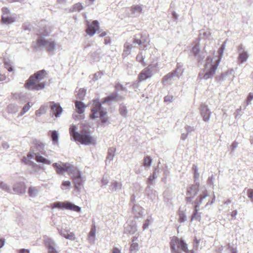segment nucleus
I'll list each match as a JSON object with an SVG mask.
<instances>
[{"label":"nucleus","mask_w":253,"mask_h":253,"mask_svg":"<svg viewBox=\"0 0 253 253\" xmlns=\"http://www.w3.org/2000/svg\"><path fill=\"white\" fill-rule=\"evenodd\" d=\"M45 76V71L44 70L37 72L31 76L25 84V87L29 90H41L45 85V83L40 82L42 80Z\"/></svg>","instance_id":"f257e3e1"},{"label":"nucleus","mask_w":253,"mask_h":253,"mask_svg":"<svg viewBox=\"0 0 253 253\" xmlns=\"http://www.w3.org/2000/svg\"><path fill=\"white\" fill-rule=\"evenodd\" d=\"M37 35L39 36V38L37 40V44L34 45V48L38 51L41 49V47H46L48 53L53 54L56 49V43L54 41H48L44 39V36L48 35L46 30L43 28V29L39 30Z\"/></svg>","instance_id":"f03ea898"},{"label":"nucleus","mask_w":253,"mask_h":253,"mask_svg":"<svg viewBox=\"0 0 253 253\" xmlns=\"http://www.w3.org/2000/svg\"><path fill=\"white\" fill-rule=\"evenodd\" d=\"M77 130V127L74 125H72L69 128L70 135L75 141H78L84 145H89L92 142V138L89 131L83 129L79 133Z\"/></svg>","instance_id":"7ed1b4c3"},{"label":"nucleus","mask_w":253,"mask_h":253,"mask_svg":"<svg viewBox=\"0 0 253 253\" xmlns=\"http://www.w3.org/2000/svg\"><path fill=\"white\" fill-rule=\"evenodd\" d=\"M169 246L172 253H181V251L186 253L189 250L187 243L182 238L175 236L170 238Z\"/></svg>","instance_id":"20e7f679"},{"label":"nucleus","mask_w":253,"mask_h":253,"mask_svg":"<svg viewBox=\"0 0 253 253\" xmlns=\"http://www.w3.org/2000/svg\"><path fill=\"white\" fill-rule=\"evenodd\" d=\"M51 206L53 208L60 209L63 210H69L77 212H80L81 210V208L80 207L68 201H65L64 202L57 201L53 203Z\"/></svg>","instance_id":"39448f33"},{"label":"nucleus","mask_w":253,"mask_h":253,"mask_svg":"<svg viewBox=\"0 0 253 253\" xmlns=\"http://www.w3.org/2000/svg\"><path fill=\"white\" fill-rule=\"evenodd\" d=\"M218 64H205L203 72L199 74L200 79H208L212 77L215 73Z\"/></svg>","instance_id":"423d86ee"},{"label":"nucleus","mask_w":253,"mask_h":253,"mask_svg":"<svg viewBox=\"0 0 253 253\" xmlns=\"http://www.w3.org/2000/svg\"><path fill=\"white\" fill-rule=\"evenodd\" d=\"M53 167L55 169L58 174H61L65 172H72L73 170V166L68 163H55L53 164Z\"/></svg>","instance_id":"0eeeda50"},{"label":"nucleus","mask_w":253,"mask_h":253,"mask_svg":"<svg viewBox=\"0 0 253 253\" xmlns=\"http://www.w3.org/2000/svg\"><path fill=\"white\" fill-rule=\"evenodd\" d=\"M97 112L98 113L99 118L102 124L106 123L108 121L106 111L102 108L100 103L96 102V113Z\"/></svg>","instance_id":"6e6552de"},{"label":"nucleus","mask_w":253,"mask_h":253,"mask_svg":"<svg viewBox=\"0 0 253 253\" xmlns=\"http://www.w3.org/2000/svg\"><path fill=\"white\" fill-rule=\"evenodd\" d=\"M199 190V185H192L189 187L187 189V195L186 200L187 202H191L193 198L197 195Z\"/></svg>","instance_id":"1a4fd4ad"},{"label":"nucleus","mask_w":253,"mask_h":253,"mask_svg":"<svg viewBox=\"0 0 253 253\" xmlns=\"http://www.w3.org/2000/svg\"><path fill=\"white\" fill-rule=\"evenodd\" d=\"M34 156L35 157V159L38 163H41L46 165H50L51 164V162L48 159L42 156L38 152H30L28 155V157L30 159L33 158Z\"/></svg>","instance_id":"9d476101"},{"label":"nucleus","mask_w":253,"mask_h":253,"mask_svg":"<svg viewBox=\"0 0 253 253\" xmlns=\"http://www.w3.org/2000/svg\"><path fill=\"white\" fill-rule=\"evenodd\" d=\"M49 104L51 108L50 114L57 118L59 117L62 112V108L60 105L54 102H50Z\"/></svg>","instance_id":"9b49d317"},{"label":"nucleus","mask_w":253,"mask_h":253,"mask_svg":"<svg viewBox=\"0 0 253 253\" xmlns=\"http://www.w3.org/2000/svg\"><path fill=\"white\" fill-rule=\"evenodd\" d=\"M26 185L23 182H16L13 185V190L18 194L23 195L26 192Z\"/></svg>","instance_id":"f8f14e48"},{"label":"nucleus","mask_w":253,"mask_h":253,"mask_svg":"<svg viewBox=\"0 0 253 253\" xmlns=\"http://www.w3.org/2000/svg\"><path fill=\"white\" fill-rule=\"evenodd\" d=\"M73 181L76 189L78 188L83 184L84 180L82 176L81 172L79 171L75 172L73 175Z\"/></svg>","instance_id":"ddd939ff"},{"label":"nucleus","mask_w":253,"mask_h":253,"mask_svg":"<svg viewBox=\"0 0 253 253\" xmlns=\"http://www.w3.org/2000/svg\"><path fill=\"white\" fill-rule=\"evenodd\" d=\"M200 112L203 120L205 122H208L210 120L211 113L208 109V106L205 104L201 105L200 106Z\"/></svg>","instance_id":"4468645a"},{"label":"nucleus","mask_w":253,"mask_h":253,"mask_svg":"<svg viewBox=\"0 0 253 253\" xmlns=\"http://www.w3.org/2000/svg\"><path fill=\"white\" fill-rule=\"evenodd\" d=\"M152 75V67L149 66L144 69L139 75V80L141 82L151 77Z\"/></svg>","instance_id":"2eb2a0df"},{"label":"nucleus","mask_w":253,"mask_h":253,"mask_svg":"<svg viewBox=\"0 0 253 253\" xmlns=\"http://www.w3.org/2000/svg\"><path fill=\"white\" fill-rule=\"evenodd\" d=\"M3 15L2 16V20L4 23L9 24L11 23L13 21L12 18L8 16L9 14V10L7 8H2Z\"/></svg>","instance_id":"dca6fc26"},{"label":"nucleus","mask_w":253,"mask_h":253,"mask_svg":"<svg viewBox=\"0 0 253 253\" xmlns=\"http://www.w3.org/2000/svg\"><path fill=\"white\" fill-rule=\"evenodd\" d=\"M45 244L48 248V253H58L54 247L55 242L52 239H47L45 241Z\"/></svg>","instance_id":"f3484780"},{"label":"nucleus","mask_w":253,"mask_h":253,"mask_svg":"<svg viewBox=\"0 0 253 253\" xmlns=\"http://www.w3.org/2000/svg\"><path fill=\"white\" fill-rule=\"evenodd\" d=\"M86 26V33L90 36H93L95 34V21H93L91 24L89 21H87Z\"/></svg>","instance_id":"a211bd4d"},{"label":"nucleus","mask_w":253,"mask_h":253,"mask_svg":"<svg viewBox=\"0 0 253 253\" xmlns=\"http://www.w3.org/2000/svg\"><path fill=\"white\" fill-rule=\"evenodd\" d=\"M129 10L132 14H139L142 12V6L141 5H133Z\"/></svg>","instance_id":"6ab92c4d"},{"label":"nucleus","mask_w":253,"mask_h":253,"mask_svg":"<svg viewBox=\"0 0 253 253\" xmlns=\"http://www.w3.org/2000/svg\"><path fill=\"white\" fill-rule=\"evenodd\" d=\"M76 111L78 113L81 114L84 112L85 107L84 104L81 101L76 100L75 102Z\"/></svg>","instance_id":"aec40b11"},{"label":"nucleus","mask_w":253,"mask_h":253,"mask_svg":"<svg viewBox=\"0 0 253 253\" xmlns=\"http://www.w3.org/2000/svg\"><path fill=\"white\" fill-rule=\"evenodd\" d=\"M118 95L117 93H114L105 97L103 103H109L112 101H116L118 100Z\"/></svg>","instance_id":"412c9836"},{"label":"nucleus","mask_w":253,"mask_h":253,"mask_svg":"<svg viewBox=\"0 0 253 253\" xmlns=\"http://www.w3.org/2000/svg\"><path fill=\"white\" fill-rule=\"evenodd\" d=\"M34 143L37 150L42 154L45 155V151H44V144L37 140H36Z\"/></svg>","instance_id":"4be33fe9"},{"label":"nucleus","mask_w":253,"mask_h":253,"mask_svg":"<svg viewBox=\"0 0 253 253\" xmlns=\"http://www.w3.org/2000/svg\"><path fill=\"white\" fill-rule=\"evenodd\" d=\"M48 108V106L47 104L42 106L39 110L36 111V116L40 117L42 115L45 114L47 112Z\"/></svg>","instance_id":"5701e85b"},{"label":"nucleus","mask_w":253,"mask_h":253,"mask_svg":"<svg viewBox=\"0 0 253 253\" xmlns=\"http://www.w3.org/2000/svg\"><path fill=\"white\" fill-rule=\"evenodd\" d=\"M28 194L31 197H37L39 194V189L37 187H30L28 190Z\"/></svg>","instance_id":"b1692460"},{"label":"nucleus","mask_w":253,"mask_h":253,"mask_svg":"<svg viewBox=\"0 0 253 253\" xmlns=\"http://www.w3.org/2000/svg\"><path fill=\"white\" fill-rule=\"evenodd\" d=\"M52 141L54 144L56 143L58 141L59 136L58 133L56 130L50 131L49 132Z\"/></svg>","instance_id":"393cba45"},{"label":"nucleus","mask_w":253,"mask_h":253,"mask_svg":"<svg viewBox=\"0 0 253 253\" xmlns=\"http://www.w3.org/2000/svg\"><path fill=\"white\" fill-rule=\"evenodd\" d=\"M95 224L92 223V227L88 235V239L90 242L94 243L95 241Z\"/></svg>","instance_id":"a878e982"},{"label":"nucleus","mask_w":253,"mask_h":253,"mask_svg":"<svg viewBox=\"0 0 253 253\" xmlns=\"http://www.w3.org/2000/svg\"><path fill=\"white\" fill-rule=\"evenodd\" d=\"M76 92L77 93L76 94L77 98L82 100L85 96L86 90L84 88H80L78 91H76Z\"/></svg>","instance_id":"bb28decb"},{"label":"nucleus","mask_w":253,"mask_h":253,"mask_svg":"<svg viewBox=\"0 0 253 253\" xmlns=\"http://www.w3.org/2000/svg\"><path fill=\"white\" fill-rule=\"evenodd\" d=\"M0 188L7 193H11L10 186L1 181H0Z\"/></svg>","instance_id":"cd10ccee"},{"label":"nucleus","mask_w":253,"mask_h":253,"mask_svg":"<svg viewBox=\"0 0 253 253\" xmlns=\"http://www.w3.org/2000/svg\"><path fill=\"white\" fill-rule=\"evenodd\" d=\"M18 110V108L17 105H15L14 104H9L7 106V112L9 113H15Z\"/></svg>","instance_id":"c85d7f7f"},{"label":"nucleus","mask_w":253,"mask_h":253,"mask_svg":"<svg viewBox=\"0 0 253 253\" xmlns=\"http://www.w3.org/2000/svg\"><path fill=\"white\" fill-rule=\"evenodd\" d=\"M96 33L98 34L100 37H104L107 35V32L105 31H102L100 30V28L98 26V23L97 21H96Z\"/></svg>","instance_id":"c756f323"},{"label":"nucleus","mask_w":253,"mask_h":253,"mask_svg":"<svg viewBox=\"0 0 253 253\" xmlns=\"http://www.w3.org/2000/svg\"><path fill=\"white\" fill-rule=\"evenodd\" d=\"M249 56L246 52H243L241 53L239 56V61L241 62H246Z\"/></svg>","instance_id":"7c9ffc66"},{"label":"nucleus","mask_w":253,"mask_h":253,"mask_svg":"<svg viewBox=\"0 0 253 253\" xmlns=\"http://www.w3.org/2000/svg\"><path fill=\"white\" fill-rule=\"evenodd\" d=\"M83 9V6L80 3H77L74 4L73 6L72 10H71V11H80L81 10Z\"/></svg>","instance_id":"2f4dec72"},{"label":"nucleus","mask_w":253,"mask_h":253,"mask_svg":"<svg viewBox=\"0 0 253 253\" xmlns=\"http://www.w3.org/2000/svg\"><path fill=\"white\" fill-rule=\"evenodd\" d=\"M31 108V106L29 103H27L23 107L22 111H21L19 116H22L24 114L27 112Z\"/></svg>","instance_id":"473e14b6"},{"label":"nucleus","mask_w":253,"mask_h":253,"mask_svg":"<svg viewBox=\"0 0 253 253\" xmlns=\"http://www.w3.org/2000/svg\"><path fill=\"white\" fill-rule=\"evenodd\" d=\"M152 163V159L149 156H146L144 158L143 165L146 167H149Z\"/></svg>","instance_id":"72a5a7b5"},{"label":"nucleus","mask_w":253,"mask_h":253,"mask_svg":"<svg viewBox=\"0 0 253 253\" xmlns=\"http://www.w3.org/2000/svg\"><path fill=\"white\" fill-rule=\"evenodd\" d=\"M119 112L122 116L126 117L127 114L126 107L125 106H121L119 108Z\"/></svg>","instance_id":"f704fd0d"},{"label":"nucleus","mask_w":253,"mask_h":253,"mask_svg":"<svg viewBox=\"0 0 253 253\" xmlns=\"http://www.w3.org/2000/svg\"><path fill=\"white\" fill-rule=\"evenodd\" d=\"M174 76L173 73H169L163 79V83H167L169 81H171Z\"/></svg>","instance_id":"c9c22d12"},{"label":"nucleus","mask_w":253,"mask_h":253,"mask_svg":"<svg viewBox=\"0 0 253 253\" xmlns=\"http://www.w3.org/2000/svg\"><path fill=\"white\" fill-rule=\"evenodd\" d=\"M116 152V148L114 147L110 148L108 150V158H110L111 159L114 156L115 153Z\"/></svg>","instance_id":"e433bc0d"},{"label":"nucleus","mask_w":253,"mask_h":253,"mask_svg":"<svg viewBox=\"0 0 253 253\" xmlns=\"http://www.w3.org/2000/svg\"><path fill=\"white\" fill-rule=\"evenodd\" d=\"M131 49V45H125V49L124 50L123 52V55L126 56L129 54L130 50Z\"/></svg>","instance_id":"4c0bfd02"},{"label":"nucleus","mask_w":253,"mask_h":253,"mask_svg":"<svg viewBox=\"0 0 253 253\" xmlns=\"http://www.w3.org/2000/svg\"><path fill=\"white\" fill-rule=\"evenodd\" d=\"M71 185V182L69 181H65L62 182L61 188L64 190L69 187Z\"/></svg>","instance_id":"58836bf2"},{"label":"nucleus","mask_w":253,"mask_h":253,"mask_svg":"<svg viewBox=\"0 0 253 253\" xmlns=\"http://www.w3.org/2000/svg\"><path fill=\"white\" fill-rule=\"evenodd\" d=\"M173 100V96L172 95H168L164 97V101L166 103H170Z\"/></svg>","instance_id":"ea45409f"},{"label":"nucleus","mask_w":253,"mask_h":253,"mask_svg":"<svg viewBox=\"0 0 253 253\" xmlns=\"http://www.w3.org/2000/svg\"><path fill=\"white\" fill-rule=\"evenodd\" d=\"M179 222H183L186 220V216L183 212H179Z\"/></svg>","instance_id":"a19ab883"},{"label":"nucleus","mask_w":253,"mask_h":253,"mask_svg":"<svg viewBox=\"0 0 253 253\" xmlns=\"http://www.w3.org/2000/svg\"><path fill=\"white\" fill-rule=\"evenodd\" d=\"M192 51L195 55H196L198 54H199V51H200L199 45H195V46H194L192 48Z\"/></svg>","instance_id":"79ce46f5"},{"label":"nucleus","mask_w":253,"mask_h":253,"mask_svg":"<svg viewBox=\"0 0 253 253\" xmlns=\"http://www.w3.org/2000/svg\"><path fill=\"white\" fill-rule=\"evenodd\" d=\"M225 49V45L224 44H222L221 47L219 48L218 52L219 54V58L220 59L222 56L223 53V51Z\"/></svg>","instance_id":"37998d69"},{"label":"nucleus","mask_w":253,"mask_h":253,"mask_svg":"<svg viewBox=\"0 0 253 253\" xmlns=\"http://www.w3.org/2000/svg\"><path fill=\"white\" fill-rule=\"evenodd\" d=\"M247 195L248 197L253 201V189H249L247 191Z\"/></svg>","instance_id":"c03bdc74"},{"label":"nucleus","mask_w":253,"mask_h":253,"mask_svg":"<svg viewBox=\"0 0 253 253\" xmlns=\"http://www.w3.org/2000/svg\"><path fill=\"white\" fill-rule=\"evenodd\" d=\"M200 241V240H198L196 238L194 240L193 247L195 250H197L198 249Z\"/></svg>","instance_id":"a18cd8bd"},{"label":"nucleus","mask_w":253,"mask_h":253,"mask_svg":"<svg viewBox=\"0 0 253 253\" xmlns=\"http://www.w3.org/2000/svg\"><path fill=\"white\" fill-rule=\"evenodd\" d=\"M138 245L137 243H132L130 247V251L138 249Z\"/></svg>","instance_id":"49530a36"},{"label":"nucleus","mask_w":253,"mask_h":253,"mask_svg":"<svg viewBox=\"0 0 253 253\" xmlns=\"http://www.w3.org/2000/svg\"><path fill=\"white\" fill-rule=\"evenodd\" d=\"M66 238L71 240H74L75 238V235L73 233H70L69 234L68 233L67 236L66 237Z\"/></svg>","instance_id":"de8ad7c7"},{"label":"nucleus","mask_w":253,"mask_h":253,"mask_svg":"<svg viewBox=\"0 0 253 253\" xmlns=\"http://www.w3.org/2000/svg\"><path fill=\"white\" fill-rule=\"evenodd\" d=\"M23 28L24 30L30 31L31 29V25L29 24H24L23 25Z\"/></svg>","instance_id":"09e8293b"},{"label":"nucleus","mask_w":253,"mask_h":253,"mask_svg":"<svg viewBox=\"0 0 253 253\" xmlns=\"http://www.w3.org/2000/svg\"><path fill=\"white\" fill-rule=\"evenodd\" d=\"M137 60L139 62H143V57L141 53L138 54L136 57Z\"/></svg>","instance_id":"8fccbe9b"},{"label":"nucleus","mask_w":253,"mask_h":253,"mask_svg":"<svg viewBox=\"0 0 253 253\" xmlns=\"http://www.w3.org/2000/svg\"><path fill=\"white\" fill-rule=\"evenodd\" d=\"M90 118L92 119H95V106H92L91 108V114H90Z\"/></svg>","instance_id":"3c124183"},{"label":"nucleus","mask_w":253,"mask_h":253,"mask_svg":"<svg viewBox=\"0 0 253 253\" xmlns=\"http://www.w3.org/2000/svg\"><path fill=\"white\" fill-rule=\"evenodd\" d=\"M30 250L28 249H22L19 250L18 253H30Z\"/></svg>","instance_id":"603ef678"},{"label":"nucleus","mask_w":253,"mask_h":253,"mask_svg":"<svg viewBox=\"0 0 253 253\" xmlns=\"http://www.w3.org/2000/svg\"><path fill=\"white\" fill-rule=\"evenodd\" d=\"M208 195V194H207V191H204L203 192V195H200V199L201 200H203L204 198H205Z\"/></svg>","instance_id":"864d4df0"},{"label":"nucleus","mask_w":253,"mask_h":253,"mask_svg":"<svg viewBox=\"0 0 253 253\" xmlns=\"http://www.w3.org/2000/svg\"><path fill=\"white\" fill-rule=\"evenodd\" d=\"M112 253H121V252L118 248H114L112 250Z\"/></svg>","instance_id":"5fc2aeb1"},{"label":"nucleus","mask_w":253,"mask_h":253,"mask_svg":"<svg viewBox=\"0 0 253 253\" xmlns=\"http://www.w3.org/2000/svg\"><path fill=\"white\" fill-rule=\"evenodd\" d=\"M4 240L2 238H0V248H2L4 245Z\"/></svg>","instance_id":"6e6d98bb"},{"label":"nucleus","mask_w":253,"mask_h":253,"mask_svg":"<svg viewBox=\"0 0 253 253\" xmlns=\"http://www.w3.org/2000/svg\"><path fill=\"white\" fill-rule=\"evenodd\" d=\"M60 234L61 235V236H62L63 237H64L66 238V237L67 236L68 233H67L66 231H61L60 232Z\"/></svg>","instance_id":"4d7b16f0"},{"label":"nucleus","mask_w":253,"mask_h":253,"mask_svg":"<svg viewBox=\"0 0 253 253\" xmlns=\"http://www.w3.org/2000/svg\"><path fill=\"white\" fill-rule=\"evenodd\" d=\"M155 179V176L154 175L149 176L148 178L149 182L152 183L154 179Z\"/></svg>","instance_id":"13d9d810"},{"label":"nucleus","mask_w":253,"mask_h":253,"mask_svg":"<svg viewBox=\"0 0 253 253\" xmlns=\"http://www.w3.org/2000/svg\"><path fill=\"white\" fill-rule=\"evenodd\" d=\"M2 147L3 148L7 149L9 148V145L7 143L5 142L2 144Z\"/></svg>","instance_id":"bf43d9fd"},{"label":"nucleus","mask_w":253,"mask_h":253,"mask_svg":"<svg viewBox=\"0 0 253 253\" xmlns=\"http://www.w3.org/2000/svg\"><path fill=\"white\" fill-rule=\"evenodd\" d=\"M5 79V76L4 75L0 74V82L3 81Z\"/></svg>","instance_id":"052dcab7"},{"label":"nucleus","mask_w":253,"mask_h":253,"mask_svg":"<svg viewBox=\"0 0 253 253\" xmlns=\"http://www.w3.org/2000/svg\"><path fill=\"white\" fill-rule=\"evenodd\" d=\"M237 214V211L235 210L232 211L231 216L232 217H235Z\"/></svg>","instance_id":"680f3d73"},{"label":"nucleus","mask_w":253,"mask_h":253,"mask_svg":"<svg viewBox=\"0 0 253 253\" xmlns=\"http://www.w3.org/2000/svg\"><path fill=\"white\" fill-rule=\"evenodd\" d=\"M5 65L7 66V67H6V68H7L8 71L9 72H12L13 71L12 68L11 67H9V65L10 64H5Z\"/></svg>","instance_id":"e2e57ef3"},{"label":"nucleus","mask_w":253,"mask_h":253,"mask_svg":"<svg viewBox=\"0 0 253 253\" xmlns=\"http://www.w3.org/2000/svg\"><path fill=\"white\" fill-rule=\"evenodd\" d=\"M134 42L138 43V44H140L142 43L141 40L138 39L134 40Z\"/></svg>","instance_id":"0e129e2a"},{"label":"nucleus","mask_w":253,"mask_h":253,"mask_svg":"<svg viewBox=\"0 0 253 253\" xmlns=\"http://www.w3.org/2000/svg\"><path fill=\"white\" fill-rule=\"evenodd\" d=\"M110 42V40L109 38H106L105 39V44H108Z\"/></svg>","instance_id":"69168bd1"},{"label":"nucleus","mask_w":253,"mask_h":253,"mask_svg":"<svg viewBox=\"0 0 253 253\" xmlns=\"http://www.w3.org/2000/svg\"><path fill=\"white\" fill-rule=\"evenodd\" d=\"M237 145H238V143L234 142L232 143V147L234 149V148H235L236 147H237Z\"/></svg>","instance_id":"338daca9"},{"label":"nucleus","mask_w":253,"mask_h":253,"mask_svg":"<svg viewBox=\"0 0 253 253\" xmlns=\"http://www.w3.org/2000/svg\"><path fill=\"white\" fill-rule=\"evenodd\" d=\"M230 251L231 252V253H237L236 250L234 248H230Z\"/></svg>","instance_id":"774afa93"}]
</instances>
